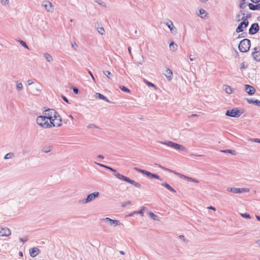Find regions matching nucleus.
Returning a JSON list of instances; mask_svg holds the SVG:
<instances>
[{"label": "nucleus", "instance_id": "1", "mask_svg": "<svg viewBox=\"0 0 260 260\" xmlns=\"http://www.w3.org/2000/svg\"><path fill=\"white\" fill-rule=\"evenodd\" d=\"M36 121L37 124L43 128H48L51 127L52 125L49 123V119H47L44 115L38 116Z\"/></svg>", "mask_w": 260, "mask_h": 260}, {"label": "nucleus", "instance_id": "2", "mask_svg": "<svg viewBox=\"0 0 260 260\" xmlns=\"http://www.w3.org/2000/svg\"><path fill=\"white\" fill-rule=\"evenodd\" d=\"M250 47V41L247 39L242 40L238 46L239 50L241 52H246L249 50Z\"/></svg>", "mask_w": 260, "mask_h": 260}, {"label": "nucleus", "instance_id": "3", "mask_svg": "<svg viewBox=\"0 0 260 260\" xmlns=\"http://www.w3.org/2000/svg\"><path fill=\"white\" fill-rule=\"evenodd\" d=\"M161 143L176 150L182 151H187V149L185 147L172 141H166L164 142H161Z\"/></svg>", "mask_w": 260, "mask_h": 260}, {"label": "nucleus", "instance_id": "4", "mask_svg": "<svg viewBox=\"0 0 260 260\" xmlns=\"http://www.w3.org/2000/svg\"><path fill=\"white\" fill-rule=\"evenodd\" d=\"M116 176L118 177V178L120 180H123L125 182L129 183L130 184L133 185L136 187L140 188L141 187V184L138 182H136L135 181L129 179V178L124 176L120 174H117Z\"/></svg>", "mask_w": 260, "mask_h": 260}, {"label": "nucleus", "instance_id": "5", "mask_svg": "<svg viewBox=\"0 0 260 260\" xmlns=\"http://www.w3.org/2000/svg\"><path fill=\"white\" fill-rule=\"evenodd\" d=\"M52 127L60 126L62 125V120L60 116L57 113L55 116H54L51 120L50 121Z\"/></svg>", "mask_w": 260, "mask_h": 260}, {"label": "nucleus", "instance_id": "6", "mask_svg": "<svg viewBox=\"0 0 260 260\" xmlns=\"http://www.w3.org/2000/svg\"><path fill=\"white\" fill-rule=\"evenodd\" d=\"M242 114L240 110L237 108H234L232 110H227L225 113V115L232 117H239Z\"/></svg>", "mask_w": 260, "mask_h": 260}, {"label": "nucleus", "instance_id": "7", "mask_svg": "<svg viewBox=\"0 0 260 260\" xmlns=\"http://www.w3.org/2000/svg\"><path fill=\"white\" fill-rule=\"evenodd\" d=\"M44 115L49 121L55 116L57 113L54 109H48L43 112Z\"/></svg>", "mask_w": 260, "mask_h": 260}, {"label": "nucleus", "instance_id": "8", "mask_svg": "<svg viewBox=\"0 0 260 260\" xmlns=\"http://www.w3.org/2000/svg\"><path fill=\"white\" fill-rule=\"evenodd\" d=\"M100 194V193L98 191L93 192L88 194L85 199L82 201L83 204H86L89 203L93 201L95 198H98Z\"/></svg>", "mask_w": 260, "mask_h": 260}, {"label": "nucleus", "instance_id": "9", "mask_svg": "<svg viewBox=\"0 0 260 260\" xmlns=\"http://www.w3.org/2000/svg\"><path fill=\"white\" fill-rule=\"evenodd\" d=\"M227 190L229 192H232L235 193H240L243 192H248L249 191V189L247 188H235V187H228Z\"/></svg>", "mask_w": 260, "mask_h": 260}, {"label": "nucleus", "instance_id": "10", "mask_svg": "<svg viewBox=\"0 0 260 260\" xmlns=\"http://www.w3.org/2000/svg\"><path fill=\"white\" fill-rule=\"evenodd\" d=\"M102 220L113 226H115L120 224V222L119 220L112 219L109 217L103 218L102 219Z\"/></svg>", "mask_w": 260, "mask_h": 260}, {"label": "nucleus", "instance_id": "11", "mask_svg": "<svg viewBox=\"0 0 260 260\" xmlns=\"http://www.w3.org/2000/svg\"><path fill=\"white\" fill-rule=\"evenodd\" d=\"M259 30V26L258 23H253L249 29V34L250 35H254Z\"/></svg>", "mask_w": 260, "mask_h": 260}, {"label": "nucleus", "instance_id": "12", "mask_svg": "<svg viewBox=\"0 0 260 260\" xmlns=\"http://www.w3.org/2000/svg\"><path fill=\"white\" fill-rule=\"evenodd\" d=\"M42 6L45 8L47 11L52 12L53 11V6L49 1H46L43 2Z\"/></svg>", "mask_w": 260, "mask_h": 260}, {"label": "nucleus", "instance_id": "13", "mask_svg": "<svg viewBox=\"0 0 260 260\" xmlns=\"http://www.w3.org/2000/svg\"><path fill=\"white\" fill-rule=\"evenodd\" d=\"M11 234V231L8 228H0V236H9Z\"/></svg>", "mask_w": 260, "mask_h": 260}, {"label": "nucleus", "instance_id": "14", "mask_svg": "<svg viewBox=\"0 0 260 260\" xmlns=\"http://www.w3.org/2000/svg\"><path fill=\"white\" fill-rule=\"evenodd\" d=\"M134 169L135 170H136V171L140 172L144 175H146L149 178H152V176H153V174H152L147 171H146L145 170H142V169H139V168H136V167L134 168Z\"/></svg>", "mask_w": 260, "mask_h": 260}, {"label": "nucleus", "instance_id": "15", "mask_svg": "<svg viewBox=\"0 0 260 260\" xmlns=\"http://www.w3.org/2000/svg\"><path fill=\"white\" fill-rule=\"evenodd\" d=\"M31 92L34 94L40 92L41 91V86L39 84L32 85L31 87Z\"/></svg>", "mask_w": 260, "mask_h": 260}, {"label": "nucleus", "instance_id": "16", "mask_svg": "<svg viewBox=\"0 0 260 260\" xmlns=\"http://www.w3.org/2000/svg\"><path fill=\"white\" fill-rule=\"evenodd\" d=\"M175 174L179 176L180 178H181L182 179H186L188 181L195 182L196 183H198L199 182V181L197 179H195L191 178V177H187L183 174H181L179 173H175Z\"/></svg>", "mask_w": 260, "mask_h": 260}, {"label": "nucleus", "instance_id": "17", "mask_svg": "<svg viewBox=\"0 0 260 260\" xmlns=\"http://www.w3.org/2000/svg\"><path fill=\"white\" fill-rule=\"evenodd\" d=\"M30 255L32 257H36L40 253V250L37 247H33L29 249Z\"/></svg>", "mask_w": 260, "mask_h": 260}, {"label": "nucleus", "instance_id": "18", "mask_svg": "<svg viewBox=\"0 0 260 260\" xmlns=\"http://www.w3.org/2000/svg\"><path fill=\"white\" fill-rule=\"evenodd\" d=\"M245 91L246 92L249 94V95H252L255 92V88L249 85L246 84L245 85Z\"/></svg>", "mask_w": 260, "mask_h": 260}, {"label": "nucleus", "instance_id": "19", "mask_svg": "<svg viewBox=\"0 0 260 260\" xmlns=\"http://www.w3.org/2000/svg\"><path fill=\"white\" fill-rule=\"evenodd\" d=\"M168 27L170 29L172 34L175 35L177 33V29L174 26L173 22L171 21H169L166 24Z\"/></svg>", "mask_w": 260, "mask_h": 260}, {"label": "nucleus", "instance_id": "20", "mask_svg": "<svg viewBox=\"0 0 260 260\" xmlns=\"http://www.w3.org/2000/svg\"><path fill=\"white\" fill-rule=\"evenodd\" d=\"M254 58L257 60H260V48H255L254 51L252 53Z\"/></svg>", "mask_w": 260, "mask_h": 260}, {"label": "nucleus", "instance_id": "21", "mask_svg": "<svg viewBox=\"0 0 260 260\" xmlns=\"http://www.w3.org/2000/svg\"><path fill=\"white\" fill-rule=\"evenodd\" d=\"M164 75L168 81H171L172 79L173 72L170 69H167Z\"/></svg>", "mask_w": 260, "mask_h": 260}, {"label": "nucleus", "instance_id": "22", "mask_svg": "<svg viewBox=\"0 0 260 260\" xmlns=\"http://www.w3.org/2000/svg\"><path fill=\"white\" fill-rule=\"evenodd\" d=\"M256 5H253L252 3L248 4L249 9L251 10H260V4L256 3Z\"/></svg>", "mask_w": 260, "mask_h": 260}, {"label": "nucleus", "instance_id": "23", "mask_svg": "<svg viewBox=\"0 0 260 260\" xmlns=\"http://www.w3.org/2000/svg\"><path fill=\"white\" fill-rule=\"evenodd\" d=\"M95 97L96 98L103 100L107 102H110L109 100L106 96H105L103 94L100 93H95Z\"/></svg>", "mask_w": 260, "mask_h": 260}, {"label": "nucleus", "instance_id": "24", "mask_svg": "<svg viewBox=\"0 0 260 260\" xmlns=\"http://www.w3.org/2000/svg\"><path fill=\"white\" fill-rule=\"evenodd\" d=\"M247 101L249 104H253L258 107H260V101L258 100H253L252 99H247Z\"/></svg>", "mask_w": 260, "mask_h": 260}, {"label": "nucleus", "instance_id": "25", "mask_svg": "<svg viewBox=\"0 0 260 260\" xmlns=\"http://www.w3.org/2000/svg\"><path fill=\"white\" fill-rule=\"evenodd\" d=\"M44 56L47 60V61L49 62H51L53 60V57L49 53L47 52L44 54Z\"/></svg>", "mask_w": 260, "mask_h": 260}, {"label": "nucleus", "instance_id": "26", "mask_svg": "<svg viewBox=\"0 0 260 260\" xmlns=\"http://www.w3.org/2000/svg\"><path fill=\"white\" fill-rule=\"evenodd\" d=\"M161 185L165 187L166 188H167L170 191L173 192H176V190L172 188L169 184L167 183H163L161 184Z\"/></svg>", "mask_w": 260, "mask_h": 260}, {"label": "nucleus", "instance_id": "27", "mask_svg": "<svg viewBox=\"0 0 260 260\" xmlns=\"http://www.w3.org/2000/svg\"><path fill=\"white\" fill-rule=\"evenodd\" d=\"M177 45L174 42H172L169 45V47L171 50H172L173 51H175L177 49Z\"/></svg>", "mask_w": 260, "mask_h": 260}, {"label": "nucleus", "instance_id": "28", "mask_svg": "<svg viewBox=\"0 0 260 260\" xmlns=\"http://www.w3.org/2000/svg\"><path fill=\"white\" fill-rule=\"evenodd\" d=\"M244 25L242 24V22L238 25V27L236 29V31L237 33L242 32L243 31Z\"/></svg>", "mask_w": 260, "mask_h": 260}, {"label": "nucleus", "instance_id": "29", "mask_svg": "<svg viewBox=\"0 0 260 260\" xmlns=\"http://www.w3.org/2000/svg\"><path fill=\"white\" fill-rule=\"evenodd\" d=\"M103 73L109 79H112L113 77V75L108 71H103Z\"/></svg>", "mask_w": 260, "mask_h": 260}, {"label": "nucleus", "instance_id": "30", "mask_svg": "<svg viewBox=\"0 0 260 260\" xmlns=\"http://www.w3.org/2000/svg\"><path fill=\"white\" fill-rule=\"evenodd\" d=\"M146 208L145 207H142L141 209L138 211H135L133 213L129 214V216H132L133 214L135 213H137L140 214L141 216H143V211L146 210Z\"/></svg>", "mask_w": 260, "mask_h": 260}, {"label": "nucleus", "instance_id": "31", "mask_svg": "<svg viewBox=\"0 0 260 260\" xmlns=\"http://www.w3.org/2000/svg\"><path fill=\"white\" fill-rule=\"evenodd\" d=\"M241 20H242V23L244 25V27L246 28L249 24L248 20L247 18H245V16H243L241 18Z\"/></svg>", "mask_w": 260, "mask_h": 260}, {"label": "nucleus", "instance_id": "32", "mask_svg": "<svg viewBox=\"0 0 260 260\" xmlns=\"http://www.w3.org/2000/svg\"><path fill=\"white\" fill-rule=\"evenodd\" d=\"M16 89L18 91H21L23 89V85L21 82H16Z\"/></svg>", "mask_w": 260, "mask_h": 260}, {"label": "nucleus", "instance_id": "33", "mask_svg": "<svg viewBox=\"0 0 260 260\" xmlns=\"http://www.w3.org/2000/svg\"><path fill=\"white\" fill-rule=\"evenodd\" d=\"M224 90L228 94H231L232 93V89L231 86L225 85Z\"/></svg>", "mask_w": 260, "mask_h": 260}, {"label": "nucleus", "instance_id": "34", "mask_svg": "<svg viewBox=\"0 0 260 260\" xmlns=\"http://www.w3.org/2000/svg\"><path fill=\"white\" fill-rule=\"evenodd\" d=\"M14 156V154L12 152H10V153L6 154L5 155L4 158L5 159H10V158H13Z\"/></svg>", "mask_w": 260, "mask_h": 260}, {"label": "nucleus", "instance_id": "35", "mask_svg": "<svg viewBox=\"0 0 260 260\" xmlns=\"http://www.w3.org/2000/svg\"><path fill=\"white\" fill-rule=\"evenodd\" d=\"M149 215L153 218V220L158 221V219L156 215H155L153 213L151 212H148Z\"/></svg>", "mask_w": 260, "mask_h": 260}, {"label": "nucleus", "instance_id": "36", "mask_svg": "<svg viewBox=\"0 0 260 260\" xmlns=\"http://www.w3.org/2000/svg\"><path fill=\"white\" fill-rule=\"evenodd\" d=\"M97 30L99 32V34H100L102 35H103L105 34V31L103 27H98Z\"/></svg>", "mask_w": 260, "mask_h": 260}, {"label": "nucleus", "instance_id": "37", "mask_svg": "<svg viewBox=\"0 0 260 260\" xmlns=\"http://www.w3.org/2000/svg\"><path fill=\"white\" fill-rule=\"evenodd\" d=\"M239 7L241 9H244L246 7L245 0H241V2H240Z\"/></svg>", "mask_w": 260, "mask_h": 260}, {"label": "nucleus", "instance_id": "38", "mask_svg": "<svg viewBox=\"0 0 260 260\" xmlns=\"http://www.w3.org/2000/svg\"><path fill=\"white\" fill-rule=\"evenodd\" d=\"M144 82H145V83L149 87H154V88H156V87L154 85V84H153V83L148 81L147 80L144 79Z\"/></svg>", "mask_w": 260, "mask_h": 260}, {"label": "nucleus", "instance_id": "39", "mask_svg": "<svg viewBox=\"0 0 260 260\" xmlns=\"http://www.w3.org/2000/svg\"><path fill=\"white\" fill-rule=\"evenodd\" d=\"M240 215L243 218H247V219H250L251 218L250 215L249 214H247L246 213H240Z\"/></svg>", "mask_w": 260, "mask_h": 260}, {"label": "nucleus", "instance_id": "40", "mask_svg": "<svg viewBox=\"0 0 260 260\" xmlns=\"http://www.w3.org/2000/svg\"><path fill=\"white\" fill-rule=\"evenodd\" d=\"M119 88L123 91L126 92H129L130 91L129 90L127 87H126L124 86H120L119 87Z\"/></svg>", "mask_w": 260, "mask_h": 260}, {"label": "nucleus", "instance_id": "41", "mask_svg": "<svg viewBox=\"0 0 260 260\" xmlns=\"http://www.w3.org/2000/svg\"><path fill=\"white\" fill-rule=\"evenodd\" d=\"M19 42L23 47H24V48H27L28 49H29L28 46L27 45V44H26V43L25 42H24L22 40H20V41H19Z\"/></svg>", "mask_w": 260, "mask_h": 260}, {"label": "nucleus", "instance_id": "42", "mask_svg": "<svg viewBox=\"0 0 260 260\" xmlns=\"http://www.w3.org/2000/svg\"><path fill=\"white\" fill-rule=\"evenodd\" d=\"M158 167L160 168H161L162 169L164 170H166V171H168L170 172H172V173H174L175 174L176 172H175L174 171L169 169H168V168H165L164 167L162 166H160V165H158Z\"/></svg>", "mask_w": 260, "mask_h": 260}, {"label": "nucleus", "instance_id": "43", "mask_svg": "<svg viewBox=\"0 0 260 260\" xmlns=\"http://www.w3.org/2000/svg\"><path fill=\"white\" fill-rule=\"evenodd\" d=\"M221 152H224V153H231V154H233V151L232 150H230V149H225V150H221Z\"/></svg>", "mask_w": 260, "mask_h": 260}, {"label": "nucleus", "instance_id": "44", "mask_svg": "<svg viewBox=\"0 0 260 260\" xmlns=\"http://www.w3.org/2000/svg\"><path fill=\"white\" fill-rule=\"evenodd\" d=\"M129 204H131V201H126L125 202H123L122 204V207H126V206H127V205H128Z\"/></svg>", "mask_w": 260, "mask_h": 260}, {"label": "nucleus", "instance_id": "45", "mask_svg": "<svg viewBox=\"0 0 260 260\" xmlns=\"http://www.w3.org/2000/svg\"><path fill=\"white\" fill-rule=\"evenodd\" d=\"M249 141H252V142H256V143H260V139H257V138H255V139H249Z\"/></svg>", "mask_w": 260, "mask_h": 260}, {"label": "nucleus", "instance_id": "46", "mask_svg": "<svg viewBox=\"0 0 260 260\" xmlns=\"http://www.w3.org/2000/svg\"><path fill=\"white\" fill-rule=\"evenodd\" d=\"M236 17L237 21H240V20H241L242 17H241V15L240 14H237L236 16Z\"/></svg>", "mask_w": 260, "mask_h": 260}, {"label": "nucleus", "instance_id": "47", "mask_svg": "<svg viewBox=\"0 0 260 260\" xmlns=\"http://www.w3.org/2000/svg\"><path fill=\"white\" fill-rule=\"evenodd\" d=\"M247 66L245 65V63L244 62H242L240 64V70L242 71L243 69H244L246 68Z\"/></svg>", "mask_w": 260, "mask_h": 260}, {"label": "nucleus", "instance_id": "48", "mask_svg": "<svg viewBox=\"0 0 260 260\" xmlns=\"http://www.w3.org/2000/svg\"><path fill=\"white\" fill-rule=\"evenodd\" d=\"M152 178H155V179H158V180H161V179H160V178L159 176H158V175L155 174H153Z\"/></svg>", "mask_w": 260, "mask_h": 260}, {"label": "nucleus", "instance_id": "49", "mask_svg": "<svg viewBox=\"0 0 260 260\" xmlns=\"http://www.w3.org/2000/svg\"><path fill=\"white\" fill-rule=\"evenodd\" d=\"M73 89V92L75 93V94H78V92H79V90L78 89V88L76 87H73L72 88Z\"/></svg>", "mask_w": 260, "mask_h": 260}, {"label": "nucleus", "instance_id": "50", "mask_svg": "<svg viewBox=\"0 0 260 260\" xmlns=\"http://www.w3.org/2000/svg\"><path fill=\"white\" fill-rule=\"evenodd\" d=\"M1 3L3 5H6L9 3V0H1Z\"/></svg>", "mask_w": 260, "mask_h": 260}, {"label": "nucleus", "instance_id": "51", "mask_svg": "<svg viewBox=\"0 0 260 260\" xmlns=\"http://www.w3.org/2000/svg\"><path fill=\"white\" fill-rule=\"evenodd\" d=\"M71 45H72V47L75 49H76L77 47H78V45L75 42H72Z\"/></svg>", "mask_w": 260, "mask_h": 260}, {"label": "nucleus", "instance_id": "52", "mask_svg": "<svg viewBox=\"0 0 260 260\" xmlns=\"http://www.w3.org/2000/svg\"><path fill=\"white\" fill-rule=\"evenodd\" d=\"M199 13L200 15H202L206 13V11L204 9H200L199 10Z\"/></svg>", "mask_w": 260, "mask_h": 260}, {"label": "nucleus", "instance_id": "53", "mask_svg": "<svg viewBox=\"0 0 260 260\" xmlns=\"http://www.w3.org/2000/svg\"><path fill=\"white\" fill-rule=\"evenodd\" d=\"M61 97L64 102H66V103H67L68 104H70L69 100L67 99V98L66 96H64V95H62Z\"/></svg>", "mask_w": 260, "mask_h": 260}, {"label": "nucleus", "instance_id": "54", "mask_svg": "<svg viewBox=\"0 0 260 260\" xmlns=\"http://www.w3.org/2000/svg\"><path fill=\"white\" fill-rule=\"evenodd\" d=\"M89 74L90 75V76L91 77L92 80L95 82V78L92 74V73H91V72L89 70H88V71Z\"/></svg>", "mask_w": 260, "mask_h": 260}, {"label": "nucleus", "instance_id": "55", "mask_svg": "<svg viewBox=\"0 0 260 260\" xmlns=\"http://www.w3.org/2000/svg\"><path fill=\"white\" fill-rule=\"evenodd\" d=\"M88 127H89V128H98V127L94 124H90V125H88Z\"/></svg>", "mask_w": 260, "mask_h": 260}, {"label": "nucleus", "instance_id": "56", "mask_svg": "<svg viewBox=\"0 0 260 260\" xmlns=\"http://www.w3.org/2000/svg\"><path fill=\"white\" fill-rule=\"evenodd\" d=\"M111 171L113 172V173H114V175L118 178V177L116 176V174H119V173H118L115 169H114L113 168H112V170H111Z\"/></svg>", "mask_w": 260, "mask_h": 260}, {"label": "nucleus", "instance_id": "57", "mask_svg": "<svg viewBox=\"0 0 260 260\" xmlns=\"http://www.w3.org/2000/svg\"><path fill=\"white\" fill-rule=\"evenodd\" d=\"M189 58L190 60H191V61H193L195 59V57L192 55H190L189 56Z\"/></svg>", "mask_w": 260, "mask_h": 260}, {"label": "nucleus", "instance_id": "58", "mask_svg": "<svg viewBox=\"0 0 260 260\" xmlns=\"http://www.w3.org/2000/svg\"><path fill=\"white\" fill-rule=\"evenodd\" d=\"M27 82L28 83V85H31L33 84V82L31 81V80H28Z\"/></svg>", "mask_w": 260, "mask_h": 260}, {"label": "nucleus", "instance_id": "59", "mask_svg": "<svg viewBox=\"0 0 260 260\" xmlns=\"http://www.w3.org/2000/svg\"><path fill=\"white\" fill-rule=\"evenodd\" d=\"M238 14H240L241 16H244V15L245 14L244 11H243V10H241Z\"/></svg>", "mask_w": 260, "mask_h": 260}, {"label": "nucleus", "instance_id": "60", "mask_svg": "<svg viewBox=\"0 0 260 260\" xmlns=\"http://www.w3.org/2000/svg\"><path fill=\"white\" fill-rule=\"evenodd\" d=\"M198 115H197L196 114H191V115L189 116L188 117L191 118V117H198Z\"/></svg>", "mask_w": 260, "mask_h": 260}, {"label": "nucleus", "instance_id": "61", "mask_svg": "<svg viewBox=\"0 0 260 260\" xmlns=\"http://www.w3.org/2000/svg\"><path fill=\"white\" fill-rule=\"evenodd\" d=\"M255 243L260 247V240H256Z\"/></svg>", "mask_w": 260, "mask_h": 260}, {"label": "nucleus", "instance_id": "62", "mask_svg": "<svg viewBox=\"0 0 260 260\" xmlns=\"http://www.w3.org/2000/svg\"><path fill=\"white\" fill-rule=\"evenodd\" d=\"M43 152H46V153H47V152H49V151H50V149H47L44 148V149H43Z\"/></svg>", "mask_w": 260, "mask_h": 260}, {"label": "nucleus", "instance_id": "63", "mask_svg": "<svg viewBox=\"0 0 260 260\" xmlns=\"http://www.w3.org/2000/svg\"><path fill=\"white\" fill-rule=\"evenodd\" d=\"M250 1L254 3H258L259 2H260V0H250Z\"/></svg>", "mask_w": 260, "mask_h": 260}, {"label": "nucleus", "instance_id": "64", "mask_svg": "<svg viewBox=\"0 0 260 260\" xmlns=\"http://www.w3.org/2000/svg\"><path fill=\"white\" fill-rule=\"evenodd\" d=\"M208 209H210L212 210L213 211H215L216 210V209L214 207H212V206L209 207Z\"/></svg>", "mask_w": 260, "mask_h": 260}]
</instances>
